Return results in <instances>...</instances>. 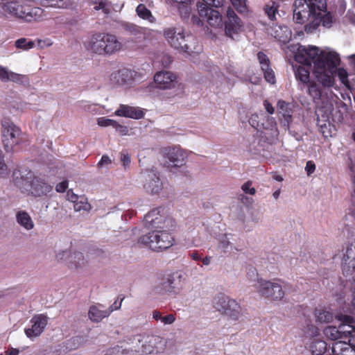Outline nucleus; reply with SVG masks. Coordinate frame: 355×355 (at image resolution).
<instances>
[{
    "mask_svg": "<svg viewBox=\"0 0 355 355\" xmlns=\"http://www.w3.org/2000/svg\"><path fill=\"white\" fill-rule=\"evenodd\" d=\"M312 3H306V0H295L293 4V21L296 24H303L309 21L304 26L306 33H314L322 24L324 28L331 27L335 19L330 12L322 15V12H315Z\"/></svg>",
    "mask_w": 355,
    "mask_h": 355,
    "instance_id": "f257e3e1",
    "label": "nucleus"
},
{
    "mask_svg": "<svg viewBox=\"0 0 355 355\" xmlns=\"http://www.w3.org/2000/svg\"><path fill=\"white\" fill-rule=\"evenodd\" d=\"M8 14L25 22L39 21L44 19V10L21 1L0 0V16Z\"/></svg>",
    "mask_w": 355,
    "mask_h": 355,
    "instance_id": "f03ea898",
    "label": "nucleus"
},
{
    "mask_svg": "<svg viewBox=\"0 0 355 355\" xmlns=\"http://www.w3.org/2000/svg\"><path fill=\"white\" fill-rule=\"evenodd\" d=\"M300 51L311 60L315 69H324L327 67L331 74L336 72V66L340 62V56L336 52L320 51V49L315 46H300Z\"/></svg>",
    "mask_w": 355,
    "mask_h": 355,
    "instance_id": "7ed1b4c3",
    "label": "nucleus"
},
{
    "mask_svg": "<svg viewBox=\"0 0 355 355\" xmlns=\"http://www.w3.org/2000/svg\"><path fill=\"white\" fill-rule=\"evenodd\" d=\"M88 47L94 53L110 55L121 49V44L114 35L98 33L91 37Z\"/></svg>",
    "mask_w": 355,
    "mask_h": 355,
    "instance_id": "20e7f679",
    "label": "nucleus"
},
{
    "mask_svg": "<svg viewBox=\"0 0 355 355\" xmlns=\"http://www.w3.org/2000/svg\"><path fill=\"white\" fill-rule=\"evenodd\" d=\"M174 238L171 232L151 231L138 239V243L154 251H162L173 245Z\"/></svg>",
    "mask_w": 355,
    "mask_h": 355,
    "instance_id": "39448f33",
    "label": "nucleus"
},
{
    "mask_svg": "<svg viewBox=\"0 0 355 355\" xmlns=\"http://www.w3.org/2000/svg\"><path fill=\"white\" fill-rule=\"evenodd\" d=\"M213 306L217 311L233 321L239 320L243 315L240 304L234 299L222 293L214 297Z\"/></svg>",
    "mask_w": 355,
    "mask_h": 355,
    "instance_id": "423d86ee",
    "label": "nucleus"
},
{
    "mask_svg": "<svg viewBox=\"0 0 355 355\" xmlns=\"http://www.w3.org/2000/svg\"><path fill=\"white\" fill-rule=\"evenodd\" d=\"M164 209L162 207H158L149 211L144 218L145 226L152 229V231H173L176 226L175 221L171 217L162 214Z\"/></svg>",
    "mask_w": 355,
    "mask_h": 355,
    "instance_id": "0eeeda50",
    "label": "nucleus"
},
{
    "mask_svg": "<svg viewBox=\"0 0 355 355\" xmlns=\"http://www.w3.org/2000/svg\"><path fill=\"white\" fill-rule=\"evenodd\" d=\"M204 3H197L198 14L201 18L206 19L213 27H220L223 25L222 15L219 11L209 8V6L220 8L224 5L225 0H202Z\"/></svg>",
    "mask_w": 355,
    "mask_h": 355,
    "instance_id": "6e6552de",
    "label": "nucleus"
},
{
    "mask_svg": "<svg viewBox=\"0 0 355 355\" xmlns=\"http://www.w3.org/2000/svg\"><path fill=\"white\" fill-rule=\"evenodd\" d=\"M336 318L340 322L338 327L335 326H328L324 330L325 336L331 340L338 342L346 340L347 336L350 334L349 331L352 324H355V319L351 315L345 314H338Z\"/></svg>",
    "mask_w": 355,
    "mask_h": 355,
    "instance_id": "1a4fd4ad",
    "label": "nucleus"
},
{
    "mask_svg": "<svg viewBox=\"0 0 355 355\" xmlns=\"http://www.w3.org/2000/svg\"><path fill=\"white\" fill-rule=\"evenodd\" d=\"M182 275L178 272L168 274L160 278L154 287L158 294L177 295L182 289Z\"/></svg>",
    "mask_w": 355,
    "mask_h": 355,
    "instance_id": "9d476101",
    "label": "nucleus"
},
{
    "mask_svg": "<svg viewBox=\"0 0 355 355\" xmlns=\"http://www.w3.org/2000/svg\"><path fill=\"white\" fill-rule=\"evenodd\" d=\"M2 126L3 128V144L5 150L8 153L17 150V146L22 141L20 137V129L9 121L2 122Z\"/></svg>",
    "mask_w": 355,
    "mask_h": 355,
    "instance_id": "9b49d317",
    "label": "nucleus"
},
{
    "mask_svg": "<svg viewBox=\"0 0 355 355\" xmlns=\"http://www.w3.org/2000/svg\"><path fill=\"white\" fill-rule=\"evenodd\" d=\"M141 178L144 190L150 194H158L164 187L159 173L154 166L142 169Z\"/></svg>",
    "mask_w": 355,
    "mask_h": 355,
    "instance_id": "f8f14e48",
    "label": "nucleus"
},
{
    "mask_svg": "<svg viewBox=\"0 0 355 355\" xmlns=\"http://www.w3.org/2000/svg\"><path fill=\"white\" fill-rule=\"evenodd\" d=\"M252 286L261 296L266 298L279 300L284 296L282 286L277 282L257 279L256 283L253 284Z\"/></svg>",
    "mask_w": 355,
    "mask_h": 355,
    "instance_id": "ddd939ff",
    "label": "nucleus"
},
{
    "mask_svg": "<svg viewBox=\"0 0 355 355\" xmlns=\"http://www.w3.org/2000/svg\"><path fill=\"white\" fill-rule=\"evenodd\" d=\"M164 36L173 48L180 49L185 53L192 51L187 43L188 39L191 38L192 36L187 35L186 37L183 31H178L175 28H168L164 30Z\"/></svg>",
    "mask_w": 355,
    "mask_h": 355,
    "instance_id": "4468645a",
    "label": "nucleus"
},
{
    "mask_svg": "<svg viewBox=\"0 0 355 355\" xmlns=\"http://www.w3.org/2000/svg\"><path fill=\"white\" fill-rule=\"evenodd\" d=\"M186 155L178 147L168 148L164 150L165 166L167 168H177L185 164Z\"/></svg>",
    "mask_w": 355,
    "mask_h": 355,
    "instance_id": "2eb2a0df",
    "label": "nucleus"
},
{
    "mask_svg": "<svg viewBox=\"0 0 355 355\" xmlns=\"http://www.w3.org/2000/svg\"><path fill=\"white\" fill-rule=\"evenodd\" d=\"M30 178V193L34 197L46 196L53 191V186L46 181L45 179L34 176L32 178L31 173L29 172Z\"/></svg>",
    "mask_w": 355,
    "mask_h": 355,
    "instance_id": "dca6fc26",
    "label": "nucleus"
},
{
    "mask_svg": "<svg viewBox=\"0 0 355 355\" xmlns=\"http://www.w3.org/2000/svg\"><path fill=\"white\" fill-rule=\"evenodd\" d=\"M48 319L44 314L34 315L30 321L32 324L31 327L25 329L26 336L31 339L40 336L47 325Z\"/></svg>",
    "mask_w": 355,
    "mask_h": 355,
    "instance_id": "f3484780",
    "label": "nucleus"
},
{
    "mask_svg": "<svg viewBox=\"0 0 355 355\" xmlns=\"http://www.w3.org/2000/svg\"><path fill=\"white\" fill-rule=\"evenodd\" d=\"M227 20L225 23V34L227 37L235 40L242 26L241 21L230 8L227 10Z\"/></svg>",
    "mask_w": 355,
    "mask_h": 355,
    "instance_id": "a211bd4d",
    "label": "nucleus"
},
{
    "mask_svg": "<svg viewBox=\"0 0 355 355\" xmlns=\"http://www.w3.org/2000/svg\"><path fill=\"white\" fill-rule=\"evenodd\" d=\"M154 81L157 87L162 89L175 88L178 84L176 76L168 71H162L155 73Z\"/></svg>",
    "mask_w": 355,
    "mask_h": 355,
    "instance_id": "6ab92c4d",
    "label": "nucleus"
},
{
    "mask_svg": "<svg viewBox=\"0 0 355 355\" xmlns=\"http://www.w3.org/2000/svg\"><path fill=\"white\" fill-rule=\"evenodd\" d=\"M141 343L140 353H142V355L157 353L163 346L162 339L159 336L153 335L145 337Z\"/></svg>",
    "mask_w": 355,
    "mask_h": 355,
    "instance_id": "aec40b11",
    "label": "nucleus"
},
{
    "mask_svg": "<svg viewBox=\"0 0 355 355\" xmlns=\"http://www.w3.org/2000/svg\"><path fill=\"white\" fill-rule=\"evenodd\" d=\"M277 113L282 116L280 119L282 125L285 129L288 130L290 124L293 121V109L290 103L279 100L277 104Z\"/></svg>",
    "mask_w": 355,
    "mask_h": 355,
    "instance_id": "412c9836",
    "label": "nucleus"
},
{
    "mask_svg": "<svg viewBox=\"0 0 355 355\" xmlns=\"http://www.w3.org/2000/svg\"><path fill=\"white\" fill-rule=\"evenodd\" d=\"M343 274L346 276L355 272V244H351L346 249L343 256Z\"/></svg>",
    "mask_w": 355,
    "mask_h": 355,
    "instance_id": "4be33fe9",
    "label": "nucleus"
},
{
    "mask_svg": "<svg viewBox=\"0 0 355 355\" xmlns=\"http://www.w3.org/2000/svg\"><path fill=\"white\" fill-rule=\"evenodd\" d=\"M257 59L263 71L265 80L270 84L275 83V73L270 66L268 57L264 53L260 51L257 53Z\"/></svg>",
    "mask_w": 355,
    "mask_h": 355,
    "instance_id": "5701e85b",
    "label": "nucleus"
},
{
    "mask_svg": "<svg viewBox=\"0 0 355 355\" xmlns=\"http://www.w3.org/2000/svg\"><path fill=\"white\" fill-rule=\"evenodd\" d=\"M114 114L119 116L140 119L144 117V113L139 107L121 104Z\"/></svg>",
    "mask_w": 355,
    "mask_h": 355,
    "instance_id": "b1692460",
    "label": "nucleus"
},
{
    "mask_svg": "<svg viewBox=\"0 0 355 355\" xmlns=\"http://www.w3.org/2000/svg\"><path fill=\"white\" fill-rule=\"evenodd\" d=\"M112 313V310L107 311L101 304L92 305L89 307L88 317L94 322H99L103 318L108 317Z\"/></svg>",
    "mask_w": 355,
    "mask_h": 355,
    "instance_id": "393cba45",
    "label": "nucleus"
},
{
    "mask_svg": "<svg viewBox=\"0 0 355 355\" xmlns=\"http://www.w3.org/2000/svg\"><path fill=\"white\" fill-rule=\"evenodd\" d=\"M132 80V71L127 69H120L111 75V81L116 85H128Z\"/></svg>",
    "mask_w": 355,
    "mask_h": 355,
    "instance_id": "a878e982",
    "label": "nucleus"
},
{
    "mask_svg": "<svg viewBox=\"0 0 355 355\" xmlns=\"http://www.w3.org/2000/svg\"><path fill=\"white\" fill-rule=\"evenodd\" d=\"M331 348L334 355H355V348L347 340L336 342Z\"/></svg>",
    "mask_w": 355,
    "mask_h": 355,
    "instance_id": "bb28decb",
    "label": "nucleus"
},
{
    "mask_svg": "<svg viewBox=\"0 0 355 355\" xmlns=\"http://www.w3.org/2000/svg\"><path fill=\"white\" fill-rule=\"evenodd\" d=\"M87 260L85 258L83 253L75 252L71 253L69 257V261H67V266L71 269H83L87 266Z\"/></svg>",
    "mask_w": 355,
    "mask_h": 355,
    "instance_id": "cd10ccee",
    "label": "nucleus"
},
{
    "mask_svg": "<svg viewBox=\"0 0 355 355\" xmlns=\"http://www.w3.org/2000/svg\"><path fill=\"white\" fill-rule=\"evenodd\" d=\"M173 5L178 9L181 17L184 20H188L191 12L192 0H171Z\"/></svg>",
    "mask_w": 355,
    "mask_h": 355,
    "instance_id": "c85d7f7f",
    "label": "nucleus"
},
{
    "mask_svg": "<svg viewBox=\"0 0 355 355\" xmlns=\"http://www.w3.org/2000/svg\"><path fill=\"white\" fill-rule=\"evenodd\" d=\"M326 68L324 69H315V77L318 81L324 87H331L334 85V75L331 74L329 71V74L326 71Z\"/></svg>",
    "mask_w": 355,
    "mask_h": 355,
    "instance_id": "c756f323",
    "label": "nucleus"
},
{
    "mask_svg": "<svg viewBox=\"0 0 355 355\" xmlns=\"http://www.w3.org/2000/svg\"><path fill=\"white\" fill-rule=\"evenodd\" d=\"M315 317L316 322L321 324L330 323L336 318L332 311L325 308L315 309Z\"/></svg>",
    "mask_w": 355,
    "mask_h": 355,
    "instance_id": "7c9ffc66",
    "label": "nucleus"
},
{
    "mask_svg": "<svg viewBox=\"0 0 355 355\" xmlns=\"http://www.w3.org/2000/svg\"><path fill=\"white\" fill-rule=\"evenodd\" d=\"M17 222L26 230L34 227L33 221L30 215L25 211H19L16 214Z\"/></svg>",
    "mask_w": 355,
    "mask_h": 355,
    "instance_id": "2f4dec72",
    "label": "nucleus"
},
{
    "mask_svg": "<svg viewBox=\"0 0 355 355\" xmlns=\"http://www.w3.org/2000/svg\"><path fill=\"white\" fill-rule=\"evenodd\" d=\"M294 73L296 80L300 83L301 88L309 83V70L304 66H299L294 69Z\"/></svg>",
    "mask_w": 355,
    "mask_h": 355,
    "instance_id": "473e14b6",
    "label": "nucleus"
},
{
    "mask_svg": "<svg viewBox=\"0 0 355 355\" xmlns=\"http://www.w3.org/2000/svg\"><path fill=\"white\" fill-rule=\"evenodd\" d=\"M122 27L130 35L135 36L137 40L140 41L144 38V31L141 27L128 22L123 23Z\"/></svg>",
    "mask_w": 355,
    "mask_h": 355,
    "instance_id": "72a5a7b5",
    "label": "nucleus"
},
{
    "mask_svg": "<svg viewBox=\"0 0 355 355\" xmlns=\"http://www.w3.org/2000/svg\"><path fill=\"white\" fill-rule=\"evenodd\" d=\"M218 249H220L224 254L230 253L233 250L239 251L240 249L236 248L230 241L227 234L221 235L218 239Z\"/></svg>",
    "mask_w": 355,
    "mask_h": 355,
    "instance_id": "f704fd0d",
    "label": "nucleus"
},
{
    "mask_svg": "<svg viewBox=\"0 0 355 355\" xmlns=\"http://www.w3.org/2000/svg\"><path fill=\"white\" fill-rule=\"evenodd\" d=\"M137 15L141 19L147 20L150 23L155 21V18L152 15L150 10H148L144 4H139L136 8Z\"/></svg>",
    "mask_w": 355,
    "mask_h": 355,
    "instance_id": "c9c22d12",
    "label": "nucleus"
},
{
    "mask_svg": "<svg viewBox=\"0 0 355 355\" xmlns=\"http://www.w3.org/2000/svg\"><path fill=\"white\" fill-rule=\"evenodd\" d=\"M261 122L260 124V132L263 130H274L276 129V121L273 117L266 116L264 113H261Z\"/></svg>",
    "mask_w": 355,
    "mask_h": 355,
    "instance_id": "e433bc0d",
    "label": "nucleus"
},
{
    "mask_svg": "<svg viewBox=\"0 0 355 355\" xmlns=\"http://www.w3.org/2000/svg\"><path fill=\"white\" fill-rule=\"evenodd\" d=\"M311 350L313 355H322L327 349V343L322 340L315 339L311 344Z\"/></svg>",
    "mask_w": 355,
    "mask_h": 355,
    "instance_id": "4c0bfd02",
    "label": "nucleus"
},
{
    "mask_svg": "<svg viewBox=\"0 0 355 355\" xmlns=\"http://www.w3.org/2000/svg\"><path fill=\"white\" fill-rule=\"evenodd\" d=\"M279 5L273 1H269L264 6V12L271 21L276 19V14L278 12Z\"/></svg>",
    "mask_w": 355,
    "mask_h": 355,
    "instance_id": "58836bf2",
    "label": "nucleus"
},
{
    "mask_svg": "<svg viewBox=\"0 0 355 355\" xmlns=\"http://www.w3.org/2000/svg\"><path fill=\"white\" fill-rule=\"evenodd\" d=\"M275 34V37L283 43L288 42L291 37V33L286 26H279V30H276Z\"/></svg>",
    "mask_w": 355,
    "mask_h": 355,
    "instance_id": "ea45409f",
    "label": "nucleus"
},
{
    "mask_svg": "<svg viewBox=\"0 0 355 355\" xmlns=\"http://www.w3.org/2000/svg\"><path fill=\"white\" fill-rule=\"evenodd\" d=\"M308 92L314 101L321 100L322 91L320 87L315 83H310L308 87Z\"/></svg>",
    "mask_w": 355,
    "mask_h": 355,
    "instance_id": "a19ab883",
    "label": "nucleus"
},
{
    "mask_svg": "<svg viewBox=\"0 0 355 355\" xmlns=\"http://www.w3.org/2000/svg\"><path fill=\"white\" fill-rule=\"evenodd\" d=\"M15 45L17 49H20L24 51H28L34 47L35 43L31 40L21 37L15 41Z\"/></svg>",
    "mask_w": 355,
    "mask_h": 355,
    "instance_id": "79ce46f5",
    "label": "nucleus"
},
{
    "mask_svg": "<svg viewBox=\"0 0 355 355\" xmlns=\"http://www.w3.org/2000/svg\"><path fill=\"white\" fill-rule=\"evenodd\" d=\"M73 208L76 211H89L91 209L90 204L87 202V199L85 196H80L79 200H78L73 204Z\"/></svg>",
    "mask_w": 355,
    "mask_h": 355,
    "instance_id": "37998d69",
    "label": "nucleus"
},
{
    "mask_svg": "<svg viewBox=\"0 0 355 355\" xmlns=\"http://www.w3.org/2000/svg\"><path fill=\"white\" fill-rule=\"evenodd\" d=\"M112 354L114 355H142V353H140V350L122 349V347L119 346L112 349Z\"/></svg>",
    "mask_w": 355,
    "mask_h": 355,
    "instance_id": "c03bdc74",
    "label": "nucleus"
},
{
    "mask_svg": "<svg viewBox=\"0 0 355 355\" xmlns=\"http://www.w3.org/2000/svg\"><path fill=\"white\" fill-rule=\"evenodd\" d=\"M338 66H336V71L335 73H333L334 75L335 73H337L339 80L340 82L348 89H349V82L348 80V73L347 71L344 68H338Z\"/></svg>",
    "mask_w": 355,
    "mask_h": 355,
    "instance_id": "a18cd8bd",
    "label": "nucleus"
},
{
    "mask_svg": "<svg viewBox=\"0 0 355 355\" xmlns=\"http://www.w3.org/2000/svg\"><path fill=\"white\" fill-rule=\"evenodd\" d=\"M295 60L299 62L308 67L309 68L311 66V60L306 56L304 53L301 52L300 46L298 48L297 53L295 55Z\"/></svg>",
    "mask_w": 355,
    "mask_h": 355,
    "instance_id": "49530a36",
    "label": "nucleus"
},
{
    "mask_svg": "<svg viewBox=\"0 0 355 355\" xmlns=\"http://www.w3.org/2000/svg\"><path fill=\"white\" fill-rule=\"evenodd\" d=\"M304 333L306 337L315 338L318 334V329L310 322H307L306 327L303 329Z\"/></svg>",
    "mask_w": 355,
    "mask_h": 355,
    "instance_id": "de8ad7c7",
    "label": "nucleus"
},
{
    "mask_svg": "<svg viewBox=\"0 0 355 355\" xmlns=\"http://www.w3.org/2000/svg\"><path fill=\"white\" fill-rule=\"evenodd\" d=\"M306 3H312L315 12H322L327 8V0H306Z\"/></svg>",
    "mask_w": 355,
    "mask_h": 355,
    "instance_id": "09e8293b",
    "label": "nucleus"
},
{
    "mask_svg": "<svg viewBox=\"0 0 355 355\" xmlns=\"http://www.w3.org/2000/svg\"><path fill=\"white\" fill-rule=\"evenodd\" d=\"M71 253L69 250H60L57 252L55 259L58 261L64 262L67 265V261H69V257L71 255Z\"/></svg>",
    "mask_w": 355,
    "mask_h": 355,
    "instance_id": "8fccbe9b",
    "label": "nucleus"
},
{
    "mask_svg": "<svg viewBox=\"0 0 355 355\" xmlns=\"http://www.w3.org/2000/svg\"><path fill=\"white\" fill-rule=\"evenodd\" d=\"M249 123L250 125L256 129L257 131L260 130V124L261 122V113L259 114H253L250 116L249 119Z\"/></svg>",
    "mask_w": 355,
    "mask_h": 355,
    "instance_id": "3c124183",
    "label": "nucleus"
},
{
    "mask_svg": "<svg viewBox=\"0 0 355 355\" xmlns=\"http://www.w3.org/2000/svg\"><path fill=\"white\" fill-rule=\"evenodd\" d=\"M232 6L239 12H245L247 10L245 0H231Z\"/></svg>",
    "mask_w": 355,
    "mask_h": 355,
    "instance_id": "603ef678",
    "label": "nucleus"
},
{
    "mask_svg": "<svg viewBox=\"0 0 355 355\" xmlns=\"http://www.w3.org/2000/svg\"><path fill=\"white\" fill-rule=\"evenodd\" d=\"M24 79H26L25 76L12 71H10L8 77V81H12L18 84H22Z\"/></svg>",
    "mask_w": 355,
    "mask_h": 355,
    "instance_id": "864d4df0",
    "label": "nucleus"
},
{
    "mask_svg": "<svg viewBox=\"0 0 355 355\" xmlns=\"http://www.w3.org/2000/svg\"><path fill=\"white\" fill-rule=\"evenodd\" d=\"M97 123L101 127L112 126L113 128L114 125H116V121L105 117H99L97 119Z\"/></svg>",
    "mask_w": 355,
    "mask_h": 355,
    "instance_id": "5fc2aeb1",
    "label": "nucleus"
},
{
    "mask_svg": "<svg viewBox=\"0 0 355 355\" xmlns=\"http://www.w3.org/2000/svg\"><path fill=\"white\" fill-rule=\"evenodd\" d=\"M247 275H248V277L249 278V279L250 280V282H253L254 284L256 283V282L257 281V279H259L258 277V273H257V269L252 266H250L248 268Z\"/></svg>",
    "mask_w": 355,
    "mask_h": 355,
    "instance_id": "6e6d98bb",
    "label": "nucleus"
},
{
    "mask_svg": "<svg viewBox=\"0 0 355 355\" xmlns=\"http://www.w3.org/2000/svg\"><path fill=\"white\" fill-rule=\"evenodd\" d=\"M7 165L4 160V154L1 150H0V175L6 176L7 173Z\"/></svg>",
    "mask_w": 355,
    "mask_h": 355,
    "instance_id": "4d7b16f0",
    "label": "nucleus"
},
{
    "mask_svg": "<svg viewBox=\"0 0 355 355\" xmlns=\"http://www.w3.org/2000/svg\"><path fill=\"white\" fill-rule=\"evenodd\" d=\"M120 160L122 162L123 166L125 168L129 167L130 162H131V159H130V156L129 155V154L128 153L122 151L121 153Z\"/></svg>",
    "mask_w": 355,
    "mask_h": 355,
    "instance_id": "13d9d810",
    "label": "nucleus"
},
{
    "mask_svg": "<svg viewBox=\"0 0 355 355\" xmlns=\"http://www.w3.org/2000/svg\"><path fill=\"white\" fill-rule=\"evenodd\" d=\"M241 189L244 193L250 195H254L256 193V190L254 187H252V182L248 181L241 186Z\"/></svg>",
    "mask_w": 355,
    "mask_h": 355,
    "instance_id": "bf43d9fd",
    "label": "nucleus"
},
{
    "mask_svg": "<svg viewBox=\"0 0 355 355\" xmlns=\"http://www.w3.org/2000/svg\"><path fill=\"white\" fill-rule=\"evenodd\" d=\"M350 334L347 336V341L355 348V324H352L349 330Z\"/></svg>",
    "mask_w": 355,
    "mask_h": 355,
    "instance_id": "052dcab7",
    "label": "nucleus"
},
{
    "mask_svg": "<svg viewBox=\"0 0 355 355\" xmlns=\"http://www.w3.org/2000/svg\"><path fill=\"white\" fill-rule=\"evenodd\" d=\"M10 71L7 68L0 66V80L2 82H8Z\"/></svg>",
    "mask_w": 355,
    "mask_h": 355,
    "instance_id": "680f3d73",
    "label": "nucleus"
},
{
    "mask_svg": "<svg viewBox=\"0 0 355 355\" xmlns=\"http://www.w3.org/2000/svg\"><path fill=\"white\" fill-rule=\"evenodd\" d=\"M113 128L122 135H127L128 132V129L126 126L119 124L117 121H116V125H114Z\"/></svg>",
    "mask_w": 355,
    "mask_h": 355,
    "instance_id": "e2e57ef3",
    "label": "nucleus"
},
{
    "mask_svg": "<svg viewBox=\"0 0 355 355\" xmlns=\"http://www.w3.org/2000/svg\"><path fill=\"white\" fill-rule=\"evenodd\" d=\"M68 187V181L64 180L55 186V190L58 193H64Z\"/></svg>",
    "mask_w": 355,
    "mask_h": 355,
    "instance_id": "0e129e2a",
    "label": "nucleus"
},
{
    "mask_svg": "<svg viewBox=\"0 0 355 355\" xmlns=\"http://www.w3.org/2000/svg\"><path fill=\"white\" fill-rule=\"evenodd\" d=\"M80 196L74 193L72 189H69L67 193V199L73 204L79 200Z\"/></svg>",
    "mask_w": 355,
    "mask_h": 355,
    "instance_id": "69168bd1",
    "label": "nucleus"
},
{
    "mask_svg": "<svg viewBox=\"0 0 355 355\" xmlns=\"http://www.w3.org/2000/svg\"><path fill=\"white\" fill-rule=\"evenodd\" d=\"M175 320V318L174 315L168 314L167 315L162 316L161 322L164 324H171L173 323Z\"/></svg>",
    "mask_w": 355,
    "mask_h": 355,
    "instance_id": "338daca9",
    "label": "nucleus"
},
{
    "mask_svg": "<svg viewBox=\"0 0 355 355\" xmlns=\"http://www.w3.org/2000/svg\"><path fill=\"white\" fill-rule=\"evenodd\" d=\"M305 170L308 175H311L315 170V165L312 161H308L306 164Z\"/></svg>",
    "mask_w": 355,
    "mask_h": 355,
    "instance_id": "774afa93",
    "label": "nucleus"
}]
</instances>
